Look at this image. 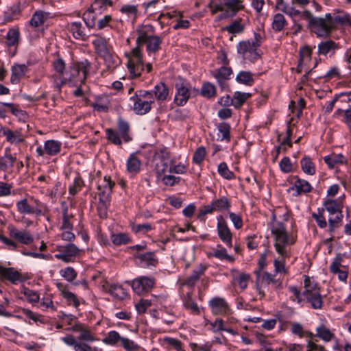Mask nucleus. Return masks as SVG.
Returning a JSON list of instances; mask_svg holds the SVG:
<instances>
[{"label":"nucleus","mask_w":351,"mask_h":351,"mask_svg":"<svg viewBox=\"0 0 351 351\" xmlns=\"http://www.w3.org/2000/svg\"><path fill=\"white\" fill-rule=\"evenodd\" d=\"M141 165L140 160L134 154H131L126 162L127 171L131 174H136L139 171Z\"/></svg>","instance_id":"4c0bfd02"},{"label":"nucleus","mask_w":351,"mask_h":351,"mask_svg":"<svg viewBox=\"0 0 351 351\" xmlns=\"http://www.w3.org/2000/svg\"><path fill=\"white\" fill-rule=\"evenodd\" d=\"M250 278V276L249 274L241 273L239 274L238 276H234V280L238 284L241 289H245L247 287Z\"/></svg>","instance_id":"680f3d73"},{"label":"nucleus","mask_w":351,"mask_h":351,"mask_svg":"<svg viewBox=\"0 0 351 351\" xmlns=\"http://www.w3.org/2000/svg\"><path fill=\"white\" fill-rule=\"evenodd\" d=\"M109 293L112 296L119 300H124L128 296V292L122 286L112 285L109 288Z\"/></svg>","instance_id":"49530a36"},{"label":"nucleus","mask_w":351,"mask_h":351,"mask_svg":"<svg viewBox=\"0 0 351 351\" xmlns=\"http://www.w3.org/2000/svg\"><path fill=\"white\" fill-rule=\"evenodd\" d=\"M99 56L104 59L108 71H113L121 64L119 57L110 50Z\"/></svg>","instance_id":"bb28decb"},{"label":"nucleus","mask_w":351,"mask_h":351,"mask_svg":"<svg viewBox=\"0 0 351 351\" xmlns=\"http://www.w3.org/2000/svg\"><path fill=\"white\" fill-rule=\"evenodd\" d=\"M324 160L330 169H333L336 165L343 164L345 162V158L341 154H332L326 156L324 158Z\"/></svg>","instance_id":"de8ad7c7"},{"label":"nucleus","mask_w":351,"mask_h":351,"mask_svg":"<svg viewBox=\"0 0 351 351\" xmlns=\"http://www.w3.org/2000/svg\"><path fill=\"white\" fill-rule=\"evenodd\" d=\"M344 256H346V254L340 253L335 256L329 267V269L331 273L336 274L337 272L339 271V270L348 267V265L343 264Z\"/></svg>","instance_id":"c9c22d12"},{"label":"nucleus","mask_w":351,"mask_h":351,"mask_svg":"<svg viewBox=\"0 0 351 351\" xmlns=\"http://www.w3.org/2000/svg\"><path fill=\"white\" fill-rule=\"evenodd\" d=\"M61 276L68 282L73 281L77 277V272L71 267H67L60 270Z\"/></svg>","instance_id":"0e129e2a"},{"label":"nucleus","mask_w":351,"mask_h":351,"mask_svg":"<svg viewBox=\"0 0 351 351\" xmlns=\"http://www.w3.org/2000/svg\"><path fill=\"white\" fill-rule=\"evenodd\" d=\"M134 101V106L133 109L134 112L137 114H145L149 112L152 108V104L154 103V101L151 100H145L141 99L138 98H136L134 97H132L130 98Z\"/></svg>","instance_id":"b1692460"},{"label":"nucleus","mask_w":351,"mask_h":351,"mask_svg":"<svg viewBox=\"0 0 351 351\" xmlns=\"http://www.w3.org/2000/svg\"><path fill=\"white\" fill-rule=\"evenodd\" d=\"M304 283V291L302 295H306L307 293H311L315 291H319V289L317 287V284L315 283L313 281H311L308 276H305Z\"/></svg>","instance_id":"bf43d9fd"},{"label":"nucleus","mask_w":351,"mask_h":351,"mask_svg":"<svg viewBox=\"0 0 351 351\" xmlns=\"http://www.w3.org/2000/svg\"><path fill=\"white\" fill-rule=\"evenodd\" d=\"M17 211L22 215L40 216L47 211V206L39 199L31 196L16 202Z\"/></svg>","instance_id":"0eeeda50"},{"label":"nucleus","mask_w":351,"mask_h":351,"mask_svg":"<svg viewBox=\"0 0 351 351\" xmlns=\"http://www.w3.org/2000/svg\"><path fill=\"white\" fill-rule=\"evenodd\" d=\"M184 305L187 309L191 310L192 313H199V307L193 300L190 293H187L184 297Z\"/></svg>","instance_id":"e2e57ef3"},{"label":"nucleus","mask_w":351,"mask_h":351,"mask_svg":"<svg viewBox=\"0 0 351 351\" xmlns=\"http://www.w3.org/2000/svg\"><path fill=\"white\" fill-rule=\"evenodd\" d=\"M217 129L219 131L218 139L220 141H230V125L229 123L223 122L218 125Z\"/></svg>","instance_id":"37998d69"},{"label":"nucleus","mask_w":351,"mask_h":351,"mask_svg":"<svg viewBox=\"0 0 351 351\" xmlns=\"http://www.w3.org/2000/svg\"><path fill=\"white\" fill-rule=\"evenodd\" d=\"M107 43V40L104 37L99 35L95 36V39L93 40V45L99 56L110 50L108 48Z\"/></svg>","instance_id":"473e14b6"},{"label":"nucleus","mask_w":351,"mask_h":351,"mask_svg":"<svg viewBox=\"0 0 351 351\" xmlns=\"http://www.w3.org/2000/svg\"><path fill=\"white\" fill-rule=\"evenodd\" d=\"M134 257L139 261L138 265L141 267L156 266L158 263V259L154 252H149L144 254L138 253L134 255Z\"/></svg>","instance_id":"393cba45"},{"label":"nucleus","mask_w":351,"mask_h":351,"mask_svg":"<svg viewBox=\"0 0 351 351\" xmlns=\"http://www.w3.org/2000/svg\"><path fill=\"white\" fill-rule=\"evenodd\" d=\"M106 133L107 139L112 143L116 145H121V136L117 131H115L111 128H108L106 130Z\"/></svg>","instance_id":"6e6d98bb"},{"label":"nucleus","mask_w":351,"mask_h":351,"mask_svg":"<svg viewBox=\"0 0 351 351\" xmlns=\"http://www.w3.org/2000/svg\"><path fill=\"white\" fill-rule=\"evenodd\" d=\"M58 251L59 253L55 254V257L65 263H69L72 261L73 257L78 254L80 250L74 244L69 243L65 246L60 247Z\"/></svg>","instance_id":"f3484780"},{"label":"nucleus","mask_w":351,"mask_h":351,"mask_svg":"<svg viewBox=\"0 0 351 351\" xmlns=\"http://www.w3.org/2000/svg\"><path fill=\"white\" fill-rule=\"evenodd\" d=\"M230 207V203L227 197H221L219 199L213 200L210 204L201 207L197 214V219L201 221H205V216L211 215L215 211L223 212L228 210Z\"/></svg>","instance_id":"9d476101"},{"label":"nucleus","mask_w":351,"mask_h":351,"mask_svg":"<svg viewBox=\"0 0 351 351\" xmlns=\"http://www.w3.org/2000/svg\"><path fill=\"white\" fill-rule=\"evenodd\" d=\"M271 231L274 237V247L276 252L282 257L289 256L287 246L293 244V241L289 239L288 234L284 224L281 222L274 223L271 227Z\"/></svg>","instance_id":"39448f33"},{"label":"nucleus","mask_w":351,"mask_h":351,"mask_svg":"<svg viewBox=\"0 0 351 351\" xmlns=\"http://www.w3.org/2000/svg\"><path fill=\"white\" fill-rule=\"evenodd\" d=\"M95 13V12L88 8L83 15V20L88 28H92L95 25L96 16Z\"/></svg>","instance_id":"13d9d810"},{"label":"nucleus","mask_w":351,"mask_h":351,"mask_svg":"<svg viewBox=\"0 0 351 351\" xmlns=\"http://www.w3.org/2000/svg\"><path fill=\"white\" fill-rule=\"evenodd\" d=\"M225 29L230 34H236L243 32L244 25L241 23L239 21H234L229 25L226 26Z\"/></svg>","instance_id":"052dcab7"},{"label":"nucleus","mask_w":351,"mask_h":351,"mask_svg":"<svg viewBox=\"0 0 351 351\" xmlns=\"http://www.w3.org/2000/svg\"><path fill=\"white\" fill-rule=\"evenodd\" d=\"M61 340L67 346H72L75 351H91L92 348L87 343L78 341L73 335H67L61 338Z\"/></svg>","instance_id":"5701e85b"},{"label":"nucleus","mask_w":351,"mask_h":351,"mask_svg":"<svg viewBox=\"0 0 351 351\" xmlns=\"http://www.w3.org/2000/svg\"><path fill=\"white\" fill-rule=\"evenodd\" d=\"M49 13L39 10L36 11L32 16L29 23L32 27H38L43 25L48 18Z\"/></svg>","instance_id":"a19ab883"},{"label":"nucleus","mask_w":351,"mask_h":351,"mask_svg":"<svg viewBox=\"0 0 351 351\" xmlns=\"http://www.w3.org/2000/svg\"><path fill=\"white\" fill-rule=\"evenodd\" d=\"M68 30L72 34L75 39L85 40L86 39V34L84 32V28L82 27L81 23L73 22L68 24Z\"/></svg>","instance_id":"cd10ccee"},{"label":"nucleus","mask_w":351,"mask_h":351,"mask_svg":"<svg viewBox=\"0 0 351 351\" xmlns=\"http://www.w3.org/2000/svg\"><path fill=\"white\" fill-rule=\"evenodd\" d=\"M264 40L263 34L260 32L254 33L253 40L240 41L237 47V53L242 56L245 60L254 62L261 57V47Z\"/></svg>","instance_id":"20e7f679"},{"label":"nucleus","mask_w":351,"mask_h":351,"mask_svg":"<svg viewBox=\"0 0 351 351\" xmlns=\"http://www.w3.org/2000/svg\"><path fill=\"white\" fill-rule=\"evenodd\" d=\"M19 32L15 29H10L6 34V45L8 47L18 45L19 42Z\"/></svg>","instance_id":"8fccbe9b"},{"label":"nucleus","mask_w":351,"mask_h":351,"mask_svg":"<svg viewBox=\"0 0 351 351\" xmlns=\"http://www.w3.org/2000/svg\"><path fill=\"white\" fill-rule=\"evenodd\" d=\"M326 210L330 214L333 215L341 212L342 206L335 199H328L324 202Z\"/></svg>","instance_id":"603ef678"},{"label":"nucleus","mask_w":351,"mask_h":351,"mask_svg":"<svg viewBox=\"0 0 351 351\" xmlns=\"http://www.w3.org/2000/svg\"><path fill=\"white\" fill-rule=\"evenodd\" d=\"M162 38L158 36L153 35L146 40L144 44L146 45V49L149 53H155L160 49Z\"/></svg>","instance_id":"e433bc0d"},{"label":"nucleus","mask_w":351,"mask_h":351,"mask_svg":"<svg viewBox=\"0 0 351 351\" xmlns=\"http://www.w3.org/2000/svg\"><path fill=\"white\" fill-rule=\"evenodd\" d=\"M137 47L132 49L128 57L127 67L132 77H138L144 70L142 56L139 46L145 41L154 35L155 29L151 25H141L136 28Z\"/></svg>","instance_id":"f257e3e1"},{"label":"nucleus","mask_w":351,"mask_h":351,"mask_svg":"<svg viewBox=\"0 0 351 351\" xmlns=\"http://www.w3.org/2000/svg\"><path fill=\"white\" fill-rule=\"evenodd\" d=\"M155 280L153 278L141 276L134 279L132 283V287L135 293L138 295L149 291L154 286Z\"/></svg>","instance_id":"ddd939ff"},{"label":"nucleus","mask_w":351,"mask_h":351,"mask_svg":"<svg viewBox=\"0 0 351 351\" xmlns=\"http://www.w3.org/2000/svg\"><path fill=\"white\" fill-rule=\"evenodd\" d=\"M313 187L310 183L304 180L298 178L295 182L293 186L291 188L292 190L296 191V195H300L301 193H307L311 191Z\"/></svg>","instance_id":"f704fd0d"},{"label":"nucleus","mask_w":351,"mask_h":351,"mask_svg":"<svg viewBox=\"0 0 351 351\" xmlns=\"http://www.w3.org/2000/svg\"><path fill=\"white\" fill-rule=\"evenodd\" d=\"M215 86L209 82L204 83L201 89V94L204 97L210 98L215 95Z\"/></svg>","instance_id":"69168bd1"},{"label":"nucleus","mask_w":351,"mask_h":351,"mask_svg":"<svg viewBox=\"0 0 351 351\" xmlns=\"http://www.w3.org/2000/svg\"><path fill=\"white\" fill-rule=\"evenodd\" d=\"M209 306L211 311L215 315L226 314L228 310V305L226 300L222 298H213L209 301Z\"/></svg>","instance_id":"412c9836"},{"label":"nucleus","mask_w":351,"mask_h":351,"mask_svg":"<svg viewBox=\"0 0 351 351\" xmlns=\"http://www.w3.org/2000/svg\"><path fill=\"white\" fill-rule=\"evenodd\" d=\"M154 160L156 162V170L160 175L167 172L172 165L169 153L165 148L160 149L156 152Z\"/></svg>","instance_id":"9b49d317"},{"label":"nucleus","mask_w":351,"mask_h":351,"mask_svg":"<svg viewBox=\"0 0 351 351\" xmlns=\"http://www.w3.org/2000/svg\"><path fill=\"white\" fill-rule=\"evenodd\" d=\"M152 92L154 97L160 101L165 100L169 95L168 88L164 83H160L156 85Z\"/></svg>","instance_id":"a18cd8bd"},{"label":"nucleus","mask_w":351,"mask_h":351,"mask_svg":"<svg viewBox=\"0 0 351 351\" xmlns=\"http://www.w3.org/2000/svg\"><path fill=\"white\" fill-rule=\"evenodd\" d=\"M102 342L108 346H115L119 343L125 351H136L138 349V345L126 337L121 336L116 330L109 331L106 337L102 339Z\"/></svg>","instance_id":"6e6552de"},{"label":"nucleus","mask_w":351,"mask_h":351,"mask_svg":"<svg viewBox=\"0 0 351 351\" xmlns=\"http://www.w3.org/2000/svg\"><path fill=\"white\" fill-rule=\"evenodd\" d=\"M27 71V67L25 64H14L12 66L11 82L15 84H18L21 79L25 76Z\"/></svg>","instance_id":"c756f323"},{"label":"nucleus","mask_w":351,"mask_h":351,"mask_svg":"<svg viewBox=\"0 0 351 351\" xmlns=\"http://www.w3.org/2000/svg\"><path fill=\"white\" fill-rule=\"evenodd\" d=\"M69 331L79 332L80 335L77 337L79 341L92 342L96 340L94 334L90 330V328L80 322H76L73 326L66 329Z\"/></svg>","instance_id":"f8f14e48"},{"label":"nucleus","mask_w":351,"mask_h":351,"mask_svg":"<svg viewBox=\"0 0 351 351\" xmlns=\"http://www.w3.org/2000/svg\"><path fill=\"white\" fill-rule=\"evenodd\" d=\"M0 136H5L6 141L10 144H19L25 141L21 130H11L7 127H1Z\"/></svg>","instance_id":"aec40b11"},{"label":"nucleus","mask_w":351,"mask_h":351,"mask_svg":"<svg viewBox=\"0 0 351 351\" xmlns=\"http://www.w3.org/2000/svg\"><path fill=\"white\" fill-rule=\"evenodd\" d=\"M0 278L7 280L12 284H16L21 280V274L13 267L0 266Z\"/></svg>","instance_id":"4be33fe9"},{"label":"nucleus","mask_w":351,"mask_h":351,"mask_svg":"<svg viewBox=\"0 0 351 351\" xmlns=\"http://www.w3.org/2000/svg\"><path fill=\"white\" fill-rule=\"evenodd\" d=\"M333 20L335 26L336 23H338L341 25L348 24L351 26V15L348 13L342 12L341 14L337 15L333 17Z\"/></svg>","instance_id":"338daca9"},{"label":"nucleus","mask_w":351,"mask_h":351,"mask_svg":"<svg viewBox=\"0 0 351 351\" xmlns=\"http://www.w3.org/2000/svg\"><path fill=\"white\" fill-rule=\"evenodd\" d=\"M206 269L205 266L199 265L196 269L193 270L192 274L185 280L184 284L188 287H194L200 277L204 274Z\"/></svg>","instance_id":"7c9ffc66"},{"label":"nucleus","mask_w":351,"mask_h":351,"mask_svg":"<svg viewBox=\"0 0 351 351\" xmlns=\"http://www.w3.org/2000/svg\"><path fill=\"white\" fill-rule=\"evenodd\" d=\"M72 217V215H69L68 214L67 208H64L62 210V224L61 226L62 230H71L73 228V225L70 222V219Z\"/></svg>","instance_id":"774afa93"},{"label":"nucleus","mask_w":351,"mask_h":351,"mask_svg":"<svg viewBox=\"0 0 351 351\" xmlns=\"http://www.w3.org/2000/svg\"><path fill=\"white\" fill-rule=\"evenodd\" d=\"M335 334L332 332L324 324H319L316 328L315 337H319L326 342L332 341L335 339Z\"/></svg>","instance_id":"2f4dec72"},{"label":"nucleus","mask_w":351,"mask_h":351,"mask_svg":"<svg viewBox=\"0 0 351 351\" xmlns=\"http://www.w3.org/2000/svg\"><path fill=\"white\" fill-rule=\"evenodd\" d=\"M250 93H241V92H235L233 96V106L236 108H240L245 101L250 97Z\"/></svg>","instance_id":"5fc2aeb1"},{"label":"nucleus","mask_w":351,"mask_h":351,"mask_svg":"<svg viewBox=\"0 0 351 351\" xmlns=\"http://www.w3.org/2000/svg\"><path fill=\"white\" fill-rule=\"evenodd\" d=\"M175 88L174 102L178 106H184L191 96H195L199 93L197 89L192 88L182 79L176 82Z\"/></svg>","instance_id":"1a4fd4ad"},{"label":"nucleus","mask_w":351,"mask_h":351,"mask_svg":"<svg viewBox=\"0 0 351 351\" xmlns=\"http://www.w3.org/2000/svg\"><path fill=\"white\" fill-rule=\"evenodd\" d=\"M112 243L114 245H126L131 242V239L127 233H112L110 236Z\"/></svg>","instance_id":"c03bdc74"},{"label":"nucleus","mask_w":351,"mask_h":351,"mask_svg":"<svg viewBox=\"0 0 351 351\" xmlns=\"http://www.w3.org/2000/svg\"><path fill=\"white\" fill-rule=\"evenodd\" d=\"M117 126L119 130L117 132L120 134L121 138H123V140L125 142H129L130 141H131L132 138L130 137L129 135V123L123 119L119 118L118 119Z\"/></svg>","instance_id":"ea45409f"},{"label":"nucleus","mask_w":351,"mask_h":351,"mask_svg":"<svg viewBox=\"0 0 351 351\" xmlns=\"http://www.w3.org/2000/svg\"><path fill=\"white\" fill-rule=\"evenodd\" d=\"M62 287L61 284H58V287L61 291L63 298L66 300L69 304H73V306L77 307L80 302L76 295L64 287L61 289Z\"/></svg>","instance_id":"79ce46f5"},{"label":"nucleus","mask_w":351,"mask_h":351,"mask_svg":"<svg viewBox=\"0 0 351 351\" xmlns=\"http://www.w3.org/2000/svg\"><path fill=\"white\" fill-rule=\"evenodd\" d=\"M90 68V62L84 60L77 62L72 69V73L69 78H54V88L57 91H60L62 86L67 81H75L84 83L87 77V75Z\"/></svg>","instance_id":"423d86ee"},{"label":"nucleus","mask_w":351,"mask_h":351,"mask_svg":"<svg viewBox=\"0 0 351 351\" xmlns=\"http://www.w3.org/2000/svg\"><path fill=\"white\" fill-rule=\"evenodd\" d=\"M10 236L24 245H29L34 241V237L27 230H19L14 226L8 227Z\"/></svg>","instance_id":"4468645a"},{"label":"nucleus","mask_w":351,"mask_h":351,"mask_svg":"<svg viewBox=\"0 0 351 351\" xmlns=\"http://www.w3.org/2000/svg\"><path fill=\"white\" fill-rule=\"evenodd\" d=\"M212 256L221 261L226 260L230 263L234 261V258L232 256L229 255L227 253V250L221 245H218L216 249L213 250Z\"/></svg>","instance_id":"09e8293b"},{"label":"nucleus","mask_w":351,"mask_h":351,"mask_svg":"<svg viewBox=\"0 0 351 351\" xmlns=\"http://www.w3.org/2000/svg\"><path fill=\"white\" fill-rule=\"evenodd\" d=\"M244 0H210L208 8L211 14L220 12L219 20L234 16L245 8Z\"/></svg>","instance_id":"7ed1b4c3"},{"label":"nucleus","mask_w":351,"mask_h":351,"mask_svg":"<svg viewBox=\"0 0 351 351\" xmlns=\"http://www.w3.org/2000/svg\"><path fill=\"white\" fill-rule=\"evenodd\" d=\"M256 275V289L262 295H264V292L262 291V287L269 285L270 283L276 284L277 281L274 276L268 272H262L261 271H255Z\"/></svg>","instance_id":"a211bd4d"},{"label":"nucleus","mask_w":351,"mask_h":351,"mask_svg":"<svg viewBox=\"0 0 351 351\" xmlns=\"http://www.w3.org/2000/svg\"><path fill=\"white\" fill-rule=\"evenodd\" d=\"M97 189L99 191V210H104V213L106 214V210L110 205L111 193L109 188L102 189L101 185H98Z\"/></svg>","instance_id":"a878e982"},{"label":"nucleus","mask_w":351,"mask_h":351,"mask_svg":"<svg viewBox=\"0 0 351 351\" xmlns=\"http://www.w3.org/2000/svg\"><path fill=\"white\" fill-rule=\"evenodd\" d=\"M236 81L245 86H252L254 82V74L250 71H241L236 76Z\"/></svg>","instance_id":"58836bf2"},{"label":"nucleus","mask_w":351,"mask_h":351,"mask_svg":"<svg viewBox=\"0 0 351 351\" xmlns=\"http://www.w3.org/2000/svg\"><path fill=\"white\" fill-rule=\"evenodd\" d=\"M338 48V44L332 40L322 41L317 46L318 54L323 56H326L330 53L334 54Z\"/></svg>","instance_id":"c85d7f7f"},{"label":"nucleus","mask_w":351,"mask_h":351,"mask_svg":"<svg viewBox=\"0 0 351 351\" xmlns=\"http://www.w3.org/2000/svg\"><path fill=\"white\" fill-rule=\"evenodd\" d=\"M286 20L282 14H276L274 15L272 22V28L276 32H280L285 27Z\"/></svg>","instance_id":"864d4df0"},{"label":"nucleus","mask_w":351,"mask_h":351,"mask_svg":"<svg viewBox=\"0 0 351 351\" xmlns=\"http://www.w3.org/2000/svg\"><path fill=\"white\" fill-rule=\"evenodd\" d=\"M302 171L308 175L313 176L315 173V167L309 157H304L300 161Z\"/></svg>","instance_id":"3c124183"},{"label":"nucleus","mask_w":351,"mask_h":351,"mask_svg":"<svg viewBox=\"0 0 351 351\" xmlns=\"http://www.w3.org/2000/svg\"><path fill=\"white\" fill-rule=\"evenodd\" d=\"M120 11L132 19L134 22L138 14V8L134 5H125L121 7Z\"/></svg>","instance_id":"4d7b16f0"},{"label":"nucleus","mask_w":351,"mask_h":351,"mask_svg":"<svg viewBox=\"0 0 351 351\" xmlns=\"http://www.w3.org/2000/svg\"><path fill=\"white\" fill-rule=\"evenodd\" d=\"M217 230L220 239L228 247H232V234L227 223L223 219L222 216L217 217Z\"/></svg>","instance_id":"dca6fc26"},{"label":"nucleus","mask_w":351,"mask_h":351,"mask_svg":"<svg viewBox=\"0 0 351 351\" xmlns=\"http://www.w3.org/2000/svg\"><path fill=\"white\" fill-rule=\"evenodd\" d=\"M62 143L58 141L48 140L44 143V147L38 146L36 148V153L40 156L45 154L53 156H56L60 152Z\"/></svg>","instance_id":"2eb2a0df"},{"label":"nucleus","mask_w":351,"mask_h":351,"mask_svg":"<svg viewBox=\"0 0 351 351\" xmlns=\"http://www.w3.org/2000/svg\"><path fill=\"white\" fill-rule=\"evenodd\" d=\"M305 299L311 303V306L315 309H319L323 304L322 298L319 291L303 295Z\"/></svg>","instance_id":"72a5a7b5"},{"label":"nucleus","mask_w":351,"mask_h":351,"mask_svg":"<svg viewBox=\"0 0 351 351\" xmlns=\"http://www.w3.org/2000/svg\"><path fill=\"white\" fill-rule=\"evenodd\" d=\"M302 16L308 21V27L317 37L326 38L335 29L333 17L330 13L326 14L324 17H316L310 11L305 10Z\"/></svg>","instance_id":"f03ea898"},{"label":"nucleus","mask_w":351,"mask_h":351,"mask_svg":"<svg viewBox=\"0 0 351 351\" xmlns=\"http://www.w3.org/2000/svg\"><path fill=\"white\" fill-rule=\"evenodd\" d=\"M211 74L217 80L219 86L224 89L227 87L226 81L230 79V76L232 74V70L230 67L223 66L212 71Z\"/></svg>","instance_id":"6ab92c4d"}]
</instances>
